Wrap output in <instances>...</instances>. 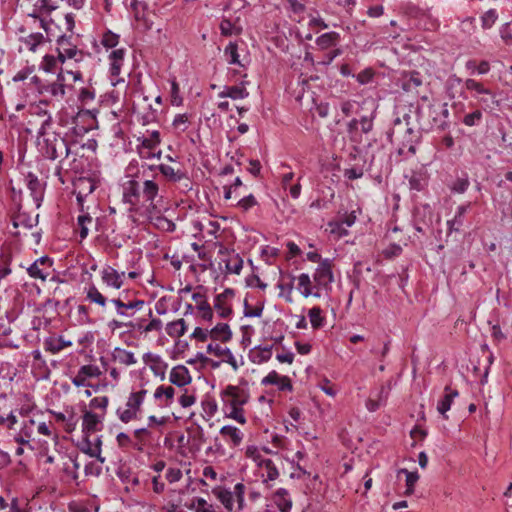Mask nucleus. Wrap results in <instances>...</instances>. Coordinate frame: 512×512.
Listing matches in <instances>:
<instances>
[{
	"instance_id": "obj_49",
	"label": "nucleus",
	"mask_w": 512,
	"mask_h": 512,
	"mask_svg": "<svg viewBox=\"0 0 512 512\" xmlns=\"http://www.w3.org/2000/svg\"><path fill=\"white\" fill-rule=\"evenodd\" d=\"M62 53L68 59H74L76 62L82 61L84 56L86 55L82 50H79L77 48V45H75V46H73L71 48L63 47V52Z\"/></svg>"
},
{
	"instance_id": "obj_32",
	"label": "nucleus",
	"mask_w": 512,
	"mask_h": 512,
	"mask_svg": "<svg viewBox=\"0 0 512 512\" xmlns=\"http://www.w3.org/2000/svg\"><path fill=\"white\" fill-rule=\"evenodd\" d=\"M113 360L120 362L124 365H133L136 363V359L134 357V354L130 351H127L125 349H121L119 347L115 348L112 353Z\"/></svg>"
},
{
	"instance_id": "obj_50",
	"label": "nucleus",
	"mask_w": 512,
	"mask_h": 512,
	"mask_svg": "<svg viewBox=\"0 0 512 512\" xmlns=\"http://www.w3.org/2000/svg\"><path fill=\"white\" fill-rule=\"evenodd\" d=\"M91 222H92V217L88 213L78 216L77 223L80 228L79 233H80L81 239H84L87 237L88 228H87L86 224L91 223Z\"/></svg>"
},
{
	"instance_id": "obj_10",
	"label": "nucleus",
	"mask_w": 512,
	"mask_h": 512,
	"mask_svg": "<svg viewBox=\"0 0 512 512\" xmlns=\"http://www.w3.org/2000/svg\"><path fill=\"white\" fill-rule=\"evenodd\" d=\"M144 213L151 221H154V225L158 229H160L162 231H166V232L175 231V229H176L175 223L173 221L167 219L163 215H161V210L158 206H157V212H151L149 210V208H146Z\"/></svg>"
},
{
	"instance_id": "obj_24",
	"label": "nucleus",
	"mask_w": 512,
	"mask_h": 512,
	"mask_svg": "<svg viewBox=\"0 0 512 512\" xmlns=\"http://www.w3.org/2000/svg\"><path fill=\"white\" fill-rule=\"evenodd\" d=\"M273 501L280 510V512H290L292 508V501L289 498V493L286 489L279 488L274 493Z\"/></svg>"
},
{
	"instance_id": "obj_19",
	"label": "nucleus",
	"mask_w": 512,
	"mask_h": 512,
	"mask_svg": "<svg viewBox=\"0 0 512 512\" xmlns=\"http://www.w3.org/2000/svg\"><path fill=\"white\" fill-rule=\"evenodd\" d=\"M155 168H158L160 173L171 182H179L182 179H188L184 172H182L180 169L175 170L173 167L166 165V164H160L158 166H149L150 170H154Z\"/></svg>"
},
{
	"instance_id": "obj_39",
	"label": "nucleus",
	"mask_w": 512,
	"mask_h": 512,
	"mask_svg": "<svg viewBox=\"0 0 512 512\" xmlns=\"http://www.w3.org/2000/svg\"><path fill=\"white\" fill-rule=\"evenodd\" d=\"M272 348L273 346H258L255 349L258 350V352L253 355V362L263 363L270 360L272 356Z\"/></svg>"
},
{
	"instance_id": "obj_55",
	"label": "nucleus",
	"mask_w": 512,
	"mask_h": 512,
	"mask_svg": "<svg viewBox=\"0 0 512 512\" xmlns=\"http://www.w3.org/2000/svg\"><path fill=\"white\" fill-rule=\"evenodd\" d=\"M258 204L254 195L250 194L248 196L243 197L237 202V206L243 211H248L250 208L256 206Z\"/></svg>"
},
{
	"instance_id": "obj_28",
	"label": "nucleus",
	"mask_w": 512,
	"mask_h": 512,
	"mask_svg": "<svg viewBox=\"0 0 512 512\" xmlns=\"http://www.w3.org/2000/svg\"><path fill=\"white\" fill-rule=\"evenodd\" d=\"M469 205L458 206L456 214L452 220L447 222L449 232H458L463 225V218Z\"/></svg>"
},
{
	"instance_id": "obj_23",
	"label": "nucleus",
	"mask_w": 512,
	"mask_h": 512,
	"mask_svg": "<svg viewBox=\"0 0 512 512\" xmlns=\"http://www.w3.org/2000/svg\"><path fill=\"white\" fill-rule=\"evenodd\" d=\"M72 36L73 34L67 35L66 33H54L51 29H48V41H56L57 52H63V47L71 48L76 45L71 41Z\"/></svg>"
},
{
	"instance_id": "obj_8",
	"label": "nucleus",
	"mask_w": 512,
	"mask_h": 512,
	"mask_svg": "<svg viewBox=\"0 0 512 512\" xmlns=\"http://www.w3.org/2000/svg\"><path fill=\"white\" fill-rule=\"evenodd\" d=\"M52 266V260L48 256H43L37 259L30 267L27 272L32 278H39L45 281L50 274V268Z\"/></svg>"
},
{
	"instance_id": "obj_58",
	"label": "nucleus",
	"mask_w": 512,
	"mask_h": 512,
	"mask_svg": "<svg viewBox=\"0 0 512 512\" xmlns=\"http://www.w3.org/2000/svg\"><path fill=\"white\" fill-rule=\"evenodd\" d=\"M482 118V113L480 110H475L472 113H469L464 116L463 123L467 126L476 125Z\"/></svg>"
},
{
	"instance_id": "obj_3",
	"label": "nucleus",
	"mask_w": 512,
	"mask_h": 512,
	"mask_svg": "<svg viewBox=\"0 0 512 512\" xmlns=\"http://www.w3.org/2000/svg\"><path fill=\"white\" fill-rule=\"evenodd\" d=\"M44 143L42 151L43 155L48 159L55 160L60 157L66 158L70 153L66 139L57 133L46 137Z\"/></svg>"
},
{
	"instance_id": "obj_6",
	"label": "nucleus",
	"mask_w": 512,
	"mask_h": 512,
	"mask_svg": "<svg viewBox=\"0 0 512 512\" xmlns=\"http://www.w3.org/2000/svg\"><path fill=\"white\" fill-rule=\"evenodd\" d=\"M234 294L233 289L226 288L222 293L215 296L213 308L220 318L227 319L232 315L233 309L230 305L226 304V300L232 298Z\"/></svg>"
},
{
	"instance_id": "obj_16",
	"label": "nucleus",
	"mask_w": 512,
	"mask_h": 512,
	"mask_svg": "<svg viewBox=\"0 0 512 512\" xmlns=\"http://www.w3.org/2000/svg\"><path fill=\"white\" fill-rule=\"evenodd\" d=\"M38 217V214H36L35 216H31L30 214L22 212L20 210L13 214L12 223L15 228L22 226L26 229H31L37 225Z\"/></svg>"
},
{
	"instance_id": "obj_9",
	"label": "nucleus",
	"mask_w": 512,
	"mask_h": 512,
	"mask_svg": "<svg viewBox=\"0 0 512 512\" xmlns=\"http://www.w3.org/2000/svg\"><path fill=\"white\" fill-rule=\"evenodd\" d=\"M25 180L36 207L39 208L44 196L45 183L41 182L38 177L31 172L26 175Z\"/></svg>"
},
{
	"instance_id": "obj_44",
	"label": "nucleus",
	"mask_w": 512,
	"mask_h": 512,
	"mask_svg": "<svg viewBox=\"0 0 512 512\" xmlns=\"http://www.w3.org/2000/svg\"><path fill=\"white\" fill-rule=\"evenodd\" d=\"M356 217L354 215H348L345 217V219L341 223H330L329 225L332 227L331 232L335 233L337 232L339 236H343L347 234V231L345 229H342V224H346L348 227L352 226L355 222Z\"/></svg>"
},
{
	"instance_id": "obj_1",
	"label": "nucleus",
	"mask_w": 512,
	"mask_h": 512,
	"mask_svg": "<svg viewBox=\"0 0 512 512\" xmlns=\"http://www.w3.org/2000/svg\"><path fill=\"white\" fill-rule=\"evenodd\" d=\"M141 199L144 211L149 208L151 212H157V202L162 199L159 195V185L153 180H145L140 184L135 179H130L123 184V202L131 206L130 212L140 210Z\"/></svg>"
},
{
	"instance_id": "obj_11",
	"label": "nucleus",
	"mask_w": 512,
	"mask_h": 512,
	"mask_svg": "<svg viewBox=\"0 0 512 512\" xmlns=\"http://www.w3.org/2000/svg\"><path fill=\"white\" fill-rule=\"evenodd\" d=\"M33 7V12L28 14V16L33 18L34 21L46 19L45 16H49L57 8L52 0H36Z\"/></svg>"
},
{
	"instance_id": "obj_33",
	"label": "nucleus",
	"mask_w": 512,
	"mask_h": 512,
	"mask_svg": "<svg viewBox=\"0 0 512 512\" xmlns=\"http://www.w3.org/2000/svg\"><path fill=\"white\" fill-rule=\"evenodd\" d=\"M220 434L224 437H229L233 446H238L243 438L240 430L230 425L223 426L220 429Z\"/></svg>"
},
{
	"instance_id": "obj_54",
	"label": "nucleus",
	"mask_w": 512,
	"mask_h": 512,
	"mask_svg": "<svg viewBox=\"0 0 512 512\" xmlns=\"http://www.w3.org/2000/svg\"><path fill=\"white\" fill-rule=\"evenodd\" d=\"M465 87L468 89V90H475L476 92H478L479 94H487V95H492V93L490 92V90L486 89L480 82H477L476 80L474 79H467L465 81Z\"/></svg>"
},
{
	"instance_id": "obj_36",
	"label": "nucleus",
	"mask_w": 512,
	"mask_h": 512,
	"mask_svg": "<svg viewBox=\"0 0 512 512\" xmlns=\"http://www.w3.org/2000/svg\"><path fill=\"white\" fill-rule=\"evenodd\" d=\"M311 326L314 329H319L324 325V317L322 316V309L318 306L311 308L308 312Z\"/></svg>"
},
{
	"instance_id": "obj_51",
	"label": "nucleus",
	"mask_w": 512,
	"mask_h": 512,
	"mask_svg": "<svg viewBox=\"0 0 512 512\" xmlns=\"http://www.w3.org/2000/svg\"><path fill=\"white\" fill-rule=\"evenodd\" d=\"M498 15L495 9H490L486 11L483 16L481 17L482 20V27L484 29H489L493 26L495 21L497 20Z\"/></svg>"
},
{
	"instance_id": "obj_61",
	"label": "nucleus",
	"mask_w": 512,
	"mask_h": 512,
	"mask_svg": "<svg viewBox=\"0 0 512 512\" xmlns=\"http://www.w3.org/2000/svg\"><path fill=\"white\" fill-rule=\"evenodd\" d=\"M79 370L86 379L88 377H98L101 374L100 369L95 365H84Z\"/></svg>"
},
{
	"instance_id": "obj_5",
	"label": "nucleus",
	"mask_w": 512,
	"mask_h": 512,
	"mask_svg": "<svg viewBox=\"0 0 512 512\" xmlns=\"http://www.w3.org/2000/svg\"><path fill=\"white\" fill-rule=\"evenodd\" d=\"M222 400L226 406L242 407L249 400V393L234 385H228L221 393Z\"/></svg>"
},
{
	"instance_id": "obj_48",
	"label": "nucleus",
	"mask_w": 512,
	"mask_h": 512,
	"mask_svg": "<svg viewBox=\"0 0 512 512\" xmlns=\"http://www.w3.org/2000/svg\"><path fill=\"white\" fill-rule=\"evenodd\" d=\"M175 389L172 386H159L156 388L154 392V398L156 400L162 398L163 396L166 398V400L171 401L174 397Z\"/></svg>"
},
{
	"instance_id": "obj_45",
	"label": "nucleus",
	"mask_w": 512,
	"mask_h": 512,
	"mask_svg": "<svg viewBox=\"0 0 512 512\" xmlns=\"http://www.w3.org/2000/svg\"><path fill=\"white\" fill-rule=\"evenodd\" d=\"M160 144V134L158 131H153L149 137H144L141 142L142 149L153 150Z\"/></svg>"
},
{
	"instance_id": "obj_31",
	"label": "nucleus",
	"mask_w": 512,
	"mask_h": 512,
	"mask_svg": "<svg viewBox=\"0 0 512 512\" xmlns=\"http://www.w3.org/2000/svg\"><path fill=\"white\" fill-rule=\"evenodd\" d=\"M340 39V36L336 32H328L325 34H322L316 39V44L322 49H328L330 47L336 46L338 41Z\"/></svg>"
},
{
	"instance_id": "obj_47",
	"label": "nucleus",
	"mask_w": 512,
	"mask_h": 512,
	"mask_svg": "<svg viewBox=\"0 0 512 512\" xmlns=\"http://www.w3.org/2000/svg\"><path fill=\"white\" fill-rule=\"evenodd\" d=\"M188 508H196V512H215L213 506L208 504L203 498H195L192 500L190 505H186Z\"/></svg>"
},
{
	"instance_id": "obj_57",
	"label": "nucleus",
	"mask_w": 512,
	"mask_h": 512,
	"mask_svg": "<svg viewBox=\"0 0 512 512\" xmlns=\"http://www.w3.org/2000/svg\"><path fill=\"white\" fill-rule=\"evenodd\" d=\"M358 121H359V126H360L361 132L368 134L369 132L372 131V129H373V116L372 115L362 116V117H360V119H358Z\"/></svg>"
},
{
	"instance_id": "obj_46",
	"label": "nucleus",
	"mask_w": 512,
	"mask_h": 512,
	"mask_svg": "<svg viewBox=\"0 0 512 512\" xmlns=\"http://www.w3.org/2000/svg\"><path fill=\"white\" fill-rule=\"evenodd\" d=\"M225 55L228 58V62L230 64H238L241 65L239 61V54H238V45L234 42H230L224 51Z\"/></svg>"
},
{
	"instance_id": "obj_29",
	"label": "nucleus",
	"mask_w": 512,
	"mask_h": 512,
	"mask_svg": "<svg viewBox=\"0 0 512 512\" xmlns=\"http://www.w3.org/2000/svg\"><path fill=\"white\" fill-rule=\"evenodd\" d=\"M186 330V322L182 318L172 321L166 325V332L170 337L179 338L185 334Z\"/></svg>"
},
{
	"instance_id": "obj_17",
	"label": "nucleus",
	"mask_w": 512,
	"mask_h": 512,
	"mask_svg": "<svg viewBox=\"0 0 512 512\" xmlns=\"http://www.w3.org/2000/svg\"><path fill=\"white\" fill-rule=\"evenodd\" d=\"M444 396L439 401L437 405L438 412L444 417V419H448L446 412L451 408V404L455 397L459 395L456 389H452L449 385L444 388Z\"/></svg>"
},
{
	"instance_id": "obj_38",
	"label": "nucleus",
	"mask_w": 512,
	"mask_h": 512,
	"mask_svg": "<svg viewBox=\"0 0 512 512\" xmlns=\"http://www.w3.org/2000/svg\"><path fill=\"white\" fill-rule=\"evenodd\" d=\"M259 467L264 468L267 473V480L273 481L278 478L279 472L274 462L271 459L264 458L258 464Z\"/></svg>"
},
{
	"instance_id": "obj_21",
	"label": "nucleus",
	"mask_w": 512,
	"mask_h": 512,
	"mask_svg": "<svg viewBox=\"0 0 512 512\" xmlns=\"http://www.w3.org/2000/svg\"><path fill=\"white\" fill-rule=\"evenodd\" d=\"M123 275L124 272L119 274L114 268L107 267L102 271V280L106 285L120 289L123 286Z\"/></svg>"
},
{
	"instance_id": "obj_15",
	"label": "nucleus",
	"mask_w": 512,
	"mask_h": 512,
	"mask_svg": "<svg viewBox=\"0 0 512 512\" xmlns=\"http://www.w3.org/2000/svg\"><path fill=\"white\" fill-rule=\"evenodd\" d=\"M192 299L197 302V309L201 312V318L204 321L212 322L213 320V308L206 300V296L202 293L196 292L192 295Z\"/></svg>"
},
{
	"instance_id": "obj_30",
	"label": "nucleus",
	"mask_w": 512,
	"mask_h": 512,
	"mask_svg": "<svg viewBox=\"0 0 512 512\" xmlns=\"http://www.w3.org/2000/svg\"><path fill=\"white\" fill-rule=\"evenodd\" d=\"M39 93H49L53 97L63 98L65 95V84L60 82L48 83L43 86H38Z\"/></svg>"
},
{
	"instance_id": "obj_59",
	"label": "nucleus",
	"mask_w": 512,
	"mask_h": 512,
	"mask_svg": "<svg viewBox=\"0 0 512 512\" xmlns=\"http://www.w3.org/2000/svg\"><path fill=\"white\" fill-rule=\"evenodd\" d=\"M375 75V72L372 68H366L363 71H361L357 76V81L360 84H368L372 81L373 77Z\"/></svg>"
},
{
	"instance_id": "obj_53",
	"label": "nucleus",
	"mask_w": 512,
	"mask_h": 512,
	"mask_svg": "<svg viewBox=\"0 0 512 512\" xmlns=\"http://www.w3.org/2000/svg\"><path fill=\"white\" fill-rule=\"evenodd\" d=\"M160 111L158 108H153L152 105H148L147 111L142 113L143 124H149L157 121Z\"/></svg>"
},
{
	"instance_id": "obj_4",
	"label": "nucleus",
	"mask_w": 512,
	"mask_h": 512,
	"mask_svg": "<svg viewBox=\"0 0 512 512\" xmlns=\"http://www.w3.org/2000/svg\"><path fill=\"white\" fill-rule=\"evenodd\" d=\"M313 279L316 283V289L320 292L324 289L326 292L331 291V284L334 282V275L332 271V261L330 259H324L320 262L316 268Z\"/></svg>"
},
{
	"instance_id": "obj_56",
	"label": "nucleus",
	"mask_w": 512,
	"mask_h": 512,
	"mask_svg": "<svg viewBox=\"0 0 512 512\" xmlns=\"http://www.w3.org/2000/svg\"><path fill=\"white\" fill-rule=\"evenodd\" d=\"M469 187V180L467 177L457 178L451 185V190L456 193H464Z\"/></svg>"
},
{
	"instance_id": "obj_62",
	"label": "nucleus",
	"mask_w": 512,
	"mask_h": 512,
	"mask_svg": "<svg viewBox=\"0 0 512 512\" xmlns=\"http://www.w3.org/2000/svg\"><path fill=\"white\" fill-rule=\"evenodd\" d=\"M230 412L227 414L228 417L236 420L240 424H245L246 419L244 417V410L242 407H229Z\"/></svg>"
},
{
	"instance_id": "obj_63",
	"label": "nucleus",
	"mask_w": 512,
	"mask_h": 512,
	"mask_svg": "<svg viewBox=\"0 0 512 512\" xmlns=\"http://www.w3.org/2000/svg\"><path fill=\"white\" fill-rule=\"evenodd\" d=\"M57 65V59L52 55H45L41 67L46 72H53Z\"/></svg>"
},
{
	"instance_id": "obj_60",
	"label": "nucleus",
	"mask_w": 512,
	"mask_h": 512,
	"mask_svg": "<svg viewBox=\"0 0 512 512\" xmlns=\"http://www.w3.org/2000/svg\"><path fill=\"white\" fill-rule=\"evenodd\" d=\"M188 121L189 119L187 114H178L173 120V126L175 129L184 132L187 129Z\"/></svg>"
},
{
	"instance_id": "obj_7",
	"label": "nucleus",
	"mask_w": 512,
	"mask_h": 512,
	"mask_svg": "<svg viewBox=\"0 0 512 512\" xmlns=\"http://www.w3.org/2000/svg\"><path fill=\"white\" fill-rule=\"evenodd\" d=\"M493 202L503 216L509 215L512 218V190L509 187L496 192L493 195Z\"/></svg>"
},
{
	"instance_id": "obj_42",
	"label": "nucleus",
	"mask_w": 512,
	"mask_h": 512,
	"mask_svg": "<svg viewBox=\"0 0 512 512\" xmlns=\"http://www.w3.org/2000/svg\"><path fill=\"white\" fill-rule=\"evenodd\" d=\"M188 432L190 434V438L192 439L193 446H195L196 449H199L200 446L206 442L204 431L201 426H197L194 429H188Z\"/></svg>"
},
{
	"instance_id": "obj_25",
	"label": "nucleus",
	"mask_w": 512,
	"mask_h": 512,
	"mask_svg": "<svg viewBox=\"0 0 512 512\" xmlns=\"http://www.w3.org/2000/svg\"><path fill=\"white\" fill-rule=\"evenodd\" d=\"M44 349L52 354H56L62 351L64 348L71 346L72 343L70 341H65L62 337H48L44 340Z\"/></svg>"
},
{
	"instance_id": "obj_2",
	"label": "nucleus",
	"mask_w": 512,
	"mask_h": 512,
	"mask_svg": "<svg viewBox=\"0 0 512 512\" xmlns=\"http://www.w3.org/2000/svg\"><path fill=\"white\" fill-rule=\"evenodd\" d=\"M390 136L399 145V155H414L416 153V144L420 139V133L410 126L409 117H404L402 120L397 118Z\"/></svg>"
},
{
	"instance_id": "obj_18",
	"label": "nucleus",
	"mask_w": 512,
	"mask_h": 512,
	"mask_svg": "<svg viewBox=\"0 0 512 512\" xmlns=\"http://www.w3.org/2000/svg\"><path fill=\"white\" fill-rule=\"evenodd\" d=\"M111 302L116 306L117 314L120 316H128L127 311L141 309L145 302L143 300H133L124 302L121 298H114Z\"/></svg>"
},
{
	"instance_id": "obj_14",
	"label": "nucleus",
	"mask_w": 512,
	"mask_h": 512,
	"mask_svg": "<svg viewBox=\"0 0 512 512\" xmlns=\"http://www.w3.org/2000/svg\"><path fill=\"white\" fill-rule=\"evenodd\" d=\"M169 380L172 384L183 387L188 385L192 381V378L189 374V370L185 366L178 365L171 370Z\"/></svg>"
},
{
	"instance_id": "obj_26",
	"label": "nucleus",
	"mask_w": 512,
	"mask_h": 512,
	"mask_svg": "<svg viewBox=\"0 0 512 512\" xmlns=\"http://www.w3.org/2000/svg\"><path fill=\"white\" fill-rule=\"evenodd\" d=\"M249 95L248 91L244 86H225L223 91L219 93L220 98L229 97L231 99H243Z\"/></svg>"
},
{
	"instance_id": "obj_35",
	"label": "nucleus",
	"mask_w": 512,
	"mask_h": 512,
	"mask_svg": "<svg viewBox=\"0 0 512 512\" xmlns=\"http://www.w3.org/2000/svg\"><path fill=\"white\" fill-rule=\"evenodd\" d=\"M214 494L219 499V501L225 506V508L229 511L233 508V493L227 489L218 487L214 490Z\"/></svg>"
},
{
	"instance_id": "obj_41",
	"label": "nucleus",
	"mask_w": 512,
	"mask_h": 512,
	"mask_svg": "<svg viewBox=\"0 0 512 512\" xmlns=\"http://www.w3.org/2000/svg\"><path fill=\"white\" fill-rule=\"evenodd\" d=\"M87 299L100 305L101 307H104L107 302L106 297H104L94 285L88 288Z\"/></svg>"
},
{
	"instance_id": "obj_52",
	"label": "nucleus",
	"mask_w": 512,
	"mask_h": 512,
	"mask_svg": "<svg viewBox=\"0 0 512 512\" xmlns=\"http://www.w3.org/2000/svg\"><path fill=\"white\" fill-rule=\"evenodd\" d=\"M119 42V35L108 30L104 33L101 43L106 48H114Z\"/></svg>"
},
{
	"instance_id": "obj_37",
	"label": "nucleus",
	"mask_w": 512,
	"mask_h": 512,
	"mask_svg": "<svg viewBox=\"0 0 512 512\" xmlns=\"http://www.w3.org/2000/svg\"><path fill=\"white\" fill-rule=\"evenodd\" d=\"M223 261H225L227 272L240 274L243 267V259L238 254L234 255L230 259H224Z\"/></svg>"
},
{
	"instance_id": "obj_27",
	"label": "nucleus",
	"mask_w": 512,
	"mask_h": 512,
	"mask_svg": "<svg viewBox=\"0 0 512 512\" xmlns=\"http://www.w3.org/2000/svg\"><path fill=\"white\" fill-rule=\"evenodd\" d=\"M298 281H299V289L301 291V294L304 297L307 298L311 295H313L314 297H317V298L321 297V293L318 291V289H316L315 292L312 291V281L308 274L302 273L298 277Z\"/></svg>"
},
{
	"instance_id": "obj_34",
	"label": "nucleus",
	"mask_w": 512,
	"mask_h": 512,
	"mask_svg": "<svg viewBox=\"0 0 512 512\" xmlns=\"http://www.w3.org/2000/svg\"><path fill=\"white\" fill-rule=\"evenodd\" d=\"M21 41L29 48L30 51L34 52L40 44L47 40L42 33H31L28 36L21 38Z\"/></svg>"
},
{
	"instance_id": "obj_64",
	"label": "nucleus",
	"mask_w": 512,
	"mask_h": 512,
	"mask_svg": "<svg viewBox=\"0 0 512 512\" xmlns=\"http://www.w3.org/2000/svg\"><path fill=\"white\" fill-rule=\"evenodd\" d=\"M347 132L352 141H357V136L359 132V121L356 118H353L347 125Z\"/></svg>"
},
{
	"instance_id": "obj_12",
	"label": "nucleus",
	"mask_w": 512,
	"mask_h": 512,
	"mask_svg": "<svg viewBox=\"0 0 512 512\" xmlns=\"http://www.w3.org/2000/svg\"><path fill=\"white\" fill-rule=\"evenodd\" d=\"M400 81L401 88L406 92L416 91L423 84L422 75L418 71L404 73Z\"/></svg>"
},
{
	"instance_id": "obj_22",
	"label": "nucleus",
	"mask_w": 512,
	"mask_h": 512,
	"mask_svg": "<svg viewBox=\"0 0 512 512\" xmlns=\"http://www.w3.org/2000/svg\"><path fill=\"white\" fill-rule=\"evenodd\" d=\"M101 424L100 417L91 412L85 411L83 415V434L86 436H90L92 433L98 430V426Z\"/></svg>"
},
{
	"instance_id": "obj_40",
	"label": "nucleus",
	"mask_w": 512,
	"mask_h": 512,
	"mask_svg": "<svg viewBox=\"0 0 512 512\" xmlns=\"http://www.w3.org/2000/svg\"><path fill=\"white\" fill-rule=\"evenodd\" d=\"M81 450L84 453L88 454L89 456L96 457L101 462H104V458H101V456H99V449L94 448V445H93L92 441L90 440V436L84 435L82 445H81Z\"/></svg>"
},
{
	"instance_id": "obj_20",
	"label": "nucleus",
	"mask_w": 512,
	"mask_h": 512,
	"mask_svg": "<svg viewBox=\"0 0 512 512\" xmlns=\"http://www.w3.org/2000/svg\"><path fill=\"white\" fill-rule=\"evenodd\" d=\"M209 334L212 340L223 343L229 342L232 339V331L227 323H218L209 331Z\"/></svg>"
},
{
	"instance_id": "obj_43",
	"label": "nucleus",
	"mask_w": 512,
	"mask_h": 512,
	"mask_svg": "<svg viewBox=\"0 0 512 512\" xmlns=\"http://www.w3.org/2000/svg\"><path fill=\"white\" fill-rule=\"evenodd\" d=\"M117 475L122 482H130L133 486H137L140 483L139 478L133 475L128 467H120Z\"/></svg>"
},
{
	"instance_id": "obj_13",
	"label": "nucleus",
	"mask_w": 512,
	"mask_h": 512,
	"mask_svg": "<svg viewBox=\"0 0 512 512\" xmlns=\"http://www.w3.org/2000/svg\"><path fill=\"white\" fill-rule=\"evenodd\" d=\"M143 361L146 364H150V368L156 376H160L161 379L165 378L167 364L161 359L159 355L151 352L143 355Z\"/></svg>"
}]
</instances>
